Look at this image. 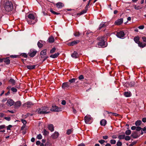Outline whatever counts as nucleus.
Instances as JSON below:
<instances>
[{
  "label": "nucleus",
  "instance_id": "1",
  "mask_svg": "<svg viewBox=\"0 0 146 146\" xmlns=\"http://www.w3.org/2000/svg\"><path fill=\"white\" fill-rule=\"evenodd\" d=\"M1 5L4 8L6 12H9L12 10L13 8V5L11 1L9 0H2L1 1Z\"/></svg>",
  "mask_w": 146,
  "mask_h": 146
},
{
  "label": "nucleus",
  "instance_id": "2",
  "mask_svg": "<svg viewBox=\"0 0 146 146\" xmlns=\"http://www.w3.org/2000/svg\"><path fill=\"white\" fill-rule=\"evenodd\" d=\"M27 20L28 23L30 25L34 24L37 21L36 18L33 14H30L29 15Z\"/></svg>",
  "mask_w": 146,
  "mask_h": 146
},
{
  "label": "nucleus",
  "instance_id": "3",
  "mask_svg": "<svg viewBox=\"0 0 146 146\" xmlns=\"http://www.w3.org/2000/svg\"><path fill=\"white\" fill-rule=\"evenodd\" d=\"M48 107H42L37 110L38 113L40 114H47L50 113Z\"/></svg>",
  "mask_w": 146,
  "mask_h": 146
},
{
  "label": "nucleus",
  "instance_id": "4",
  "mask_svg": "<svg viewBox=\"0 0 146 146\" xmlns=\"http://www.w3.org/2000/svg\"><path fill=\"white\" fill-rule=\"evenodd\" d=\"M104 38L105 37L102 36H99L97 38L98 40L100 41L98 43V45L99 47H104L106 46L104 40Z\"/></svg>",
  "mask_w": 146,
  "mask_h": 146
},
{
  "label": "nucleus",
  "instance_id": "5",
  "mask_svg": "<svg viewBox=\"0 0 146 146\" xmlns=\"http://www.w3.org/2000/svg\"><path fill=\"white\" fill-rule=\"evenodd\" d=\"M142 38L144 43L141 42V43H140L139 44V46L141 48H143L145 47L146 46V37L143 36L142 37Z\"/></svg>",
  "mask_w": 146,
  "mask_h": 146
},
{
  "label": "nucleus",
  "instance_id": "6",
  "mask_svg": "<svg viewBox=\"0 0 146 146\" xmlns=\"http://www.w3.org/2000/svg\"><path fill=\"white\" fill-rule=\"evenodd\" d=\"M92 119V118L90 115H86L84 117L85 122L86 124L90 123V122Z\"/></svg>",
  "mask_w": 146,
  "mask_h": 146
},
{
  "label": "nucleus",
  "instance_id": "7",
  "mask_svg": "<svg viewBox=\"0 0 146 146\" xmlns=\"http://www.w3.org/2000/svg\"><path fill=\"white\" fill-rule=\"evenodd\" d=\"M51 111L59 112L61 111V108H58L55 105H52V108L50 109Z\"/></svg>",
  "mask_w": 146,
  "mask_h": 146
},
{
  "label": "nucleus",
  "instance_id": "8",
  "mask_svg": "<svg viewBox=\"0 0 146 146\" xmlns=\"http://www.w3.org/2000/svg\"><path fill=\"white\" fill-rule=\"evenodd\" d=\"M116 35L118 37L121 38L124 37L125 33L123 31H120L117 33Z\"/></svg>",
  "mask_w": 146,
  "mask_h": 146
},
{
  "label": "nucleus",
  "instance_id": "9",
  "mask_svg": "<svg viewBox=\"0 0 146 146\" xmlns=\"http://www.w3.org/2000/svg\"><path fill=\"white\" fill-rule=\"evenodd\" d=\"M46 49H44L40 52V55L42 58H44L47 56H46Z\"/></svg>",
  "mask_w": 146,
  "mask_h": 146
},
{
  "label": "nucleus",
  "instance_id": "10",
  "mask_svg": "<svg viewBox=\"0 0 146 146\" xmlns=\"http://www.w3.org/2000/svg\"><path fill=\"white\" fill-rule=\"evenodd\" d=\"M14 104V101L12 99H9L8 100L6 103L7 105L9 106H11L13 105Z\"/></svg>",
  "mask_w": 146,
  "mask_h": 146
},
{
  "label": "nucleus",
  "instance_id": "11",
  "mask_svg": "<svg viewBox=\"0 0 146 146\" xmlns=\"http://www.w3.org/2000/svg\"><path fill=\"white\" fill-rule=\"evenodd\" d=\"M79 42V40H74L73 41L68 42L67 44L69 46H73L77 44Z\"/></svg>",
  "mask_w": 146,
  "mask_h": 146
},
{
  "label": "nucleus",
  "instance_id": "12",
  "mask_svg": "<svg viewBox=\"0 0 146 146\" xmlns=\"http://www.w3.org/2000/svg\"><path fill=\"white\" fill-rule=\"evenodd\" d=\"M37 52L36 50H30V52L29 53V56L31 57H33L36 55Z\"/></svg>",
  "mask_w": 146,
  "mask_h": 146
},
{
  "label": "nucleus",
  "instance_id": "13",
  "mask_svg": "<svg viewBox=\"0 0 146 146\" xmlns=\"http://www.w3.org/2000/svg\"><path fill=\"white\" fill-rule=\"evenodd\" d=\"M106 22H102L100 25L99 28L98 29L99 30H100L101 29L103 28H105L108 25L107 23L106 24Z\"/></svg>",
  "mask_w": 146,
  "mask_h": 146
},
{
  "label": "nucleus",
  "instance_id": "14",
  "mask_svg": "<svg viewBox=\"0 0 146 146\" xmlns=\"http://www.w3.org/2000/svg\"><path fill=\"white\" fill-rule=\"evenodd\" d=\"M123 19L122 18H121L116 21L115 22V24L117 25H121L123 23Z\"/></svg>",
  "mask_w": 146,
  "mask_h": 146
},
{
  "label": "nucleus",
  "instance_id": "15",
  "mask_svg": "<svg viewBox=\"0 0 146 146\" xmlns=\"http://www.w3.org/2000/svg\"><path fill=\"white\" fill-rule=\"evenodd\" d=\"M69 83L68 82H64L62 84V87L64 89H66L69 86Z\"/></svg>",
  "mask_w": 146,
  "mask_h": 146
},
{
  "label": "nucleus",
  "instance_id": "16",
  "mask_svg": "<svg viewBox=\"0 0 146 146\" xmlns=\"http://www.w3.org/2000/svg\"><path fill=\"white\" fill-rule=\"evenodd\" d=\"M79 54L76 51H74L73 53L71 54V56L74 58H78L79 56Z\"/></svg>",
  "mask_w": 146,
  "mask_h": 146
},
{
  "label": "nucleus",
  "instance_id": "17",
  "mask_svg": "<svg viewBox=\"0 0 146 146\" xmlns=\"http://www.w3.org/2000/svg\"><path fill=\"white\" fill-rule=\"evenodd\" d=\"M21 103L20 101H17L15 104L14 106L15 108H19L21 105Z\"/></svg>",
  "mask_w": 146,
  "mask_h": 146
},
{
  "label": "nucleus",
  "instance_id": "18",
  "mask_svg": "<svg viewBox=\"0 0 146 146\" xmlns=\"http://www.w3.org/2000/svg\"><path fill=\"white\" fill-rule=\"evenodd\" d=\"M134 40L135 42L137 43L138 44V46H139V44L140 43H141L139 41V38L138 36H136L134 38Z\"/></svg>",
  "mask_w": 146,
  "mask_h": 146
},
{
  "label": "nucleus",
  "instance_id": "19",
  "mask_svg": "<svg viewBox=\"0 0 146 146\" xmlns=\"http://www.w3.org/2000/svg\"><path fill=\"white\" fill-rule=\"evenodd\" d=\"M47 41L50 43H53L54 41V38L52 36H51L48 38Z\"/></svg>",
  "mask_w": 146,
  "mask_h": 146
},
{
  "label": "nucleus",
  "instance_id": "20",
  "mask_svg": "<svg viewBox=\"0 0 146 146\" xmlns=\"http://www.w3.org/2000/svg\"><path fill=\"white\" fill-rule=\"evenodd\" d=\"M34 104L30 102H28L25 104V105L28 108H29L31 106H33Z\"/></svg>",
  "mask_w": 146,
  "mask_h": 146
},
{
  "label": "nucleus",
  "instance_id": "21",
  "mask_svg": "<svg viewBox=\"0 0 146 146\" xmlns=\"http://www.w3.org/2000/svg\"><path fill=\"white\" fill-rule=\"evenodd\" d=\"M56 5L58 8H61L64 6V5L61 2H58L56 3Z\"/></svg>",
  "mask_w": 146,
  "mask_h": 146
},
{
  "label": "nucleus",
  "instance_id": "22",
  "mask_svg": "<svg viewBox=\"0 0 146 146\" xmlns=\"http://www.w3.org/2000/svg\"><path fill=\"white\" fill-rule=\"evenodd\" d=\"M48 128L51 132L53 131H54V127L52 124H50L48 125Z\"/></svg>",
  "mask_w": 146,
  "mask_h": 146
},
{
  "label": "nucleus",
  "instance_id": "23",
  "mask_svg": "<svg viewBox=\"0 0 146 146\" xmlns=\"http://www.w3.org/2000/svg\"><path fill=\"white\" fill-rule=\"evenodd\" d=\"M9 57H7L3 59V61L6 64H9L10 63V60L9 59Z\"/></svg>",
  "mask_w": 146,
  "mask_h": 146
},
{
  "label": "nucleus",
  "instance_id": "24",
  "mask_svg": "<svg viewBox=\"0 0 146 146\" xmlns=\"http://www.w3.org/2000/svg\"><path fill=\"white\" fill-rule=\"evenodd\" d=\"M131 136L132 137L134 138H136L138 137V136L137 134V132H134L131 135Z\"/></svg>",
  "mask_w": 146,
  "mask_h": 146
},
{
  "label": "nucleus",
  "instance_id": "25",
  "mask_svg": "<svg viewBox=\"0 0 146 146\" xmlns=\"http://www.w3.org/2000/svg\"><path fill=\"white\" fill-rule=\"evenodd\" d=\"M100 124L101 125L105 126L106 124V121L104 119H103L100 121Z\"/></svg>",
  "mask_w": 146,
  "mask_h": 146
},
{
  "label": "nucleus",
  "instance_id": "26",
  "mask_svg": "<svg viewBox=\"0 0 146 146\" xmlns=\"http://www.w3.org/2000/svg\"><path fill=\"white\" fill-rule=\"evenodd\" d=\"M59 136V133L58 132H55L52 135V137L54 139L57 138Z\"/></svg>",
  "mask_w": 146,
  "mask_h": 146
},
{
  "label": "nucleus",
  "instance_id": "27",
  "mask_svg": "<svg viewBox=\"0 0 146 146\" xmlns=\"http://www.w3.org/2000/svg\"><path fill=\"white\" fill-rule=\"evenodd\" d=\"M59 54L58 52L55 53L54 54H51L50 55V57L54 58H56Z\"/></svg>",
  "mask_w": 146,
  "mask_h": 146
},
{
  "label": "nucleus",
  "instance_id": "28",
  "mask_svg": "<svg viewBox=\"0 0 146 146\" xmlns=\"http://www.w3.org/2000/svg\"><path fill=\"white\" fill-rule=\"evenodd\" d=\"M35 65H27V68L29 70L34 69L35 68Z\"/></svg>",
  "mask_w": 146,
  "mask_h": 146
},
{
  "label": "nucleus",
  "instance_id": "29",
  "mask_svg": "<svg viewBox=\"0 0 146 146\" xmlns=\"http://www.w3.org/2000/svg\"><path fill=\"white\" fill-rule=\"evenodd\" d=\"M124 95L126 97H129L130 96L131 94L130 92H127L124 93Z\"/></svg>",
  "mask_w": 146,
  "mask_h": 146
},
{
  "label": "nucleus",
  "instance_id": "30",
  "mask_svg": "<svg viewBox=\"0 0 146 146\" xmlns=\"http://www.w3.org/2000/svg\"><path fill=\"white\" fill-rule=\"evenodd\" d=\"M42 41L40 40L39 41L38 43H37V45L38 46V47L39 48H41L43 46V44L42 43Z\"/></svg>",
  "mask_w": 146,
  "mask_h": 146
},
{
  "label": "nucleus",
  "instance_id": "31",
  "mask_svg": "<svg viewBox=\"0 0 146 146\" xmlns=\"http://www.w3.org/2000/svg\"><path fill=\"white\" fill-rule=\"evenodd\" d=\"M88 10L86 9L85 8V9L82 11L80 13H78L77 14V15H81L82 14L86 13L87 12V11Z\"/></svg>",
  "mask_w": 146,
  "mask_h": 146
},
{
  "label": "nucleus",
  "instance_id": "32",
  "mask_svg": "<svg viewBox=\"0 0 146 146\" xmlns=\"http://www.w3.org/2000/svg\"><path fill=\"white\" fill-rule=\"evenodd\" d=\"M142 122L141 121L138 120L135 122V125L136 126H139L141 125Z\"/></svg>",
  "mask_w": 146,
  "mask_h": 146
},
{
  "label": "nucleus",
  "instance_id": "33",
  "mask_svg": "<svg viewBox=\"0 0 146 146\" xmlns=\"http://www.w3.org/2000/svg\"><path fill=\"white\" fill-rule=\"evenodd\" d=\"M9 82L11 83V84H12L13 85H14L15 84V80L13 79H11L9 80Z\"/></svg>",
  "mask_w": 146,
  "mask_h": 146
},
{
  "label": "nucleus",
  "instance_id": "34",
  "mask_svg": "<svg viewBox=\"0 0 146 146\" xmlns=\"http://www.w3.org/2000/svg\"><path fill=\"white\" fill-rule=\"evenodd\" d=\"M73 131V129H68L66 131V134L68 135H69L71 133L72 131Z\"/></svg>",
  "mask_w": 146,
  "mask_h": 146
},
{
  "label": "nucleus",
  "instance_id": "35",
  "mask_svg": "<svg viewBox=\"0 0 146 146\" xmlns=\"http://www.w3.org/2000/svg\"><path fill=\"white\" fill-rule=\"evenodd\" d=\"M125 137V135H120L118 137V138L119 139H124Z\"/></svg>",
  "mask_w": 146,
  "mask_h": 146
},
{
  "label": "nucleus",
  "instance_id": "36",
  "mask_svg": "<svg viewBox=\"0 0 146 146\" xmlns=\"http://www.w3.org/2000/svg\"><path fill=\"white\" fill-rule=\"evenodd\" d=\"M77 80V79L73 78L69 80V81L70 83H73L75 82H76V80Z\"/></svg>",
  "mask_w": 146,
  "mask_h": 146
},
{
  "label": "nucleus",
  "instance_id": "37",
  "mask_svg": "<svg viewBox=\"0 0 146 146\" xmlns=\"http://www.w3.org/2000/svg\"><path fill=\"white\" fill-rule=\"evenodd\" d=\"M131 131L130 130L128 129L125 131V133L127 135H129L131 134Z\"/></svg>",
  "mask_w": 146,
  "mask_h": 146
},
{
  "label": "nucleus",
  "instance_id": "38",
  "mask_svg": "<svg viewBox=\"0 0 146 146\" xmlns=\"http://www.w3.org/2000/svg\"><path fill=\"white\" fill-rule=\"evenodd\" d=\"M86 34L87 35V36L89 35H92L93 34V33L92 32L90 31H86Z\"/></svg>",
  "mask_w": 146,
  "mask_h": 146
},
{
  "label": "nucleus",
  "instance_id": "39",
  "mask_svg": "<svg viewBox=\"0 0 146 146\" xmlns=\"http://www.w3.org/2000/svg\"><path fill=\"white\" fill-rule=\"evenodd\" d=\"M50 11L53 14H54L55 15H57L60 14V13H57V12H55L54 11H53L52 9H50Z\"/></svg>",
  "mask_w": 146,
  "mask_h": 146
},
{
  "label": "nucleus",
  "instance_id": "40",
  "mask_svg": "<svg viewBox=\"0 0 146 146\" xmlns=\"http://www.w3.org/2000/svg\"><path fill=\"white\" fill-rule=\"evenodd\" d=\"M48 131H47L45 129H44V131L43 132V134L44 135L46 136L48 134Z\"/></svg>",
  "mask_w": 146,
  "mask_h": 146
},
{
  "label": "nucleus",
  "instance_id": "41",
  "mask_svg": "<svg viewBox=\"0 0 146 146\" xmlns=\"http://www.w3.org/2000/svg\"><path fill=\"white\" fill-rule=\"evenodd\" d=\"M80 35V34L79 31H76L74 33V35L76 36H78Z\"/></svg>",
  "mask_w": 146,
  "mask_h": 146
},
{
  "label": "nucleus",
  "instance_id": "42",
  "mask_svg": "<svg viewBox=\"0 0 146 146\" xmlns=\"http://www.w3.org/2000/svg\"><path fill=\"white\" fill-rule=\"evenodd\" d=\"M11 90L13 92H16L17 91V90L14 87H13L11 88Z\"/></svg>",
  "mask_w": 146,
  "mask_h": 146
},
{
  "label": "nucleus",
  "instance_id": "43",
  "mask_svg": "<svg viewBox=\"0 0 146 146\" xmlns=\"http://www.w3.org/2000/svg\"><path fill=\"white\" fill-rule=\"evenodd\" d=\"M56 50V48L55 47H54L50 50V53H53L55 52Z\"/></svg>",
  "mask_w": 146,
  "mask_h": 146
},
{
  "label": "nucleus",
  "instance_id": "44",
  "mask_svg": "<svg viewBox=\"0 0 146 146\" xmlns=\"http://www.w3.org/2000/svg\"><path fill=\"white\" fill-rule=\"evenodd\" d=\"M116 142V141L115 140L111 139L110 141V143L111 144H115Z\"/></svg>",
  "mask_w": 146,
  "mask_h": 146
},
{
  "label": "nucleus",
  "instance_id": "45",
  "mask_svg": "<svg viewBox=\"0 0 146 146\" xmlns=\"http://www.w3.org/2000/svg\"><path fill=\"white\" fill-rule=\"evenodd\" d=\"M122 145V143L121 142L119 141H118L116 145L117 146H121Z\"/></svg>",
  "mask_w": 146,
  "mask_h": 146
},
{
  "label": "nucleus",
  "instance_id": "46",
  "mask_svg": "<svg viewBox=\"0 0 146 146\" xmlns=\"http://www.w3.org/2000/svg\"><path fill=\"white\" fill-rule=\"evenodd\" d=\"M134 8L136 10H139V9H141V8L139 6H136V5H134Z\"/></svg>",
  "mask_w": 146,
  "mask_h": 146
},
{
  "label": "nucleus",
  "instance_id": "47",
  "mask_svg": "<svg viewBox=\"0 0 146 146\" xmlns=\"http://www.w3.org/2000/svg\"><path fill=\"white\" fill-rule=\"evenodd\" d=\"M78 79L80 80H82L84 79V76L83 75H81L78 77Z\"/></svg>",
  "mask_w": 146,
  "mask_h": 146
},
{
  "label": "nucleus",
  "instance_id": "48",
  "mask_svg": "<svg viewBox=\"0 0 146 146\" xmlns=\"http://www.w3.org/2000/svg\"><path fill=\"white\" fill-rule=\"evenodd\" d=\"M21 56H22L24 57L25 58H27V55L26 53H25L21 54Z\"/></svg>",
  "mask_w": 146,
  "mask_h": 146
},
{
  "label": "nucleus",
  "instance_id": "49",
  "mask_svg": "<svg viewBox=\"0 0 146 146\" xmlns=\"http://www.w3.org/2000/svg\"><path fill=\"white\" fill-rule=\"evenodd\" d=\"M124 139L126 141H129L130 140V137L129 136H127L125 137V136Z\"/></svg>",
  "mask_w": 146,
  "mask_h": 146
},
{
  "label": "nucleus",
  "instance_id": "50",
  "mask_svg": "<svg viewBox=\"0 0 146 146\" xmlns=\"http://www.w3.org/2000/svg\"><path fill=\"white\" fill-rule=\"evenodd\" d=\"M42 137L41 134H39L37 136V138L39 139H42Z\"/></svg>",
  "mask_w": 146,
  "mask_h": 146
},
{
  "label": "nucleus",
  "instance_id": "51",
  "mask_svg": "<svg viewBox=\"0 0 146 146\" xmlns=\"http://www.w3.org/2000/svg\"><path fill=\"white\" fill-rule=\"evenodd\" d=\"M21 121L24 125H25L27 123V121L25 119H22L21 120Z\"/></svg>",
  "mask_w": 146,
  "mask_h": 146
},
{
  "label": "nucleus",
  "instance_id": "52",
  "mask_svg": "<svg viewBox=\"0 0 146 146\" xmlns=\"http://www.w3.org/2000/svg\"><path fill=\"white\" fill-rule=\"evenodd\" d=\"M18 57V56L16 55H11L10 56V57L12 58H16Z\"/></svg>",
  "mask_w": 146,
  "mask_h": 146
},
{
  "label": "nucleus",
  "instance_id": "53",
  "mask_svg": "<svg viewBox=\"0 0 146 146\" xmlns=\"http://www.w3.org/2000/svg\"><path fill=\"white\" fill-rule=\"evenodd\" d=\"M141 129H142V128H141L140 127H136V130L137 131H140Z\"/></svg>",
  "mask_w": 146,
  "mask_h": 146
},
{
  "label": "nucleus",
  "instance_id": "54",
  "mask_svg": "<svg viewBox=\"0 0 146 146\" xmlns=\"http://www.w3.org/2000/svg\"><path fill=\"white\" fill-rule=\"evenodd\" d=\"M105 142V141L104 140H101L99 141V142L102 144H103Z\"/></svg>",
  "mask_w": 146,
  "mask_h": 146
},
{
  "label": "nucleus",
  "instance_id": "55",
  "mask_svg": "<svg viewBox=\"0 0 146 146\" xmlns=\"http://www.w3.org/2000/svg\"><path fill=\"white\" fill-rule=\"evenodd\" d=\"M134 84H135L133 82H131L129 84V85L130 86V87H131L133 86H134Z\"/></svg>",
  "mask_w": 146,
  "mask_h": 146
},
{
  "label": "nucleus",
  "instance_id": "56",
  "mask_svg": "<svg viewBox=\"0 0 146 146\" xmlns=\"http://www.w3.org/2000/svg\"><path fill=\"white\" fill-rule=\"evenodd\" d=\"M108 138V136L105 135V136H104L102 137V138L103 139L106 140Z\"/></svg>",
  "mask_w": 146,
  "mask_h": 146
},
{
  "label": "nucleus",
  "instance_id": "57",
  "mask_svg": "<svg viewBox=\"0 0 146 146\" xmlns=\"http://www.w3.org/2000/svg\"><path fill=\"white\" fill-rule=\"evenodd\" d=\"M144 26L143 25L140 26L138 27V28L139 29H143L144 28Z\"/></svg>",
  "mask_w": 146,
  "mask_h": 146
},
{
  "label": "nucleus",
  "instance_id": "58",
  "mask_svg": "<svg viewBox=\"0 0 146 146\" xmlns=\"http://www.w3.org/2000/svg\"><path fill=\"white\" fill-rule=\"evenodd\" d=\"M12 127V125H9L7 127V130H11V128Z\"/></svg>",
  "mask_w": 146,
  "mask_h": 146
},
{
  "label": "nucleus",
  "instance_id": "59",
  "mask_svg": "<svg viewBox=\"0 0 146 146\" xmlns=\"http://www.w3.org/2000/svg\"><path fill=\"white\" fill-rule=\"evenodd\" d=\"M4 119L8 121H9L11 120V118L9 117H5L4 118Z\"/></svg>",
  "mask_w": 146,
  "mask_h": 146
},
{
  "label": "nucleus",
  "instance_id": "60",
  "mask_svg": "<svg viewBox=\"0 0 146 146\" xmlns=\"http://www.w3.org/2000/svg\"><path fill=\"white\" fill-rule=\"evenodd\" d=\"M66 104V102L64 100H63L61 102V104L63 105H65Z\"/></svg>",
  "mask_w": 146,
  "mask_h": 146
},
{
  "label": "nucleus",
  "instance_id": "61",
  "mask_svg": "<svg viewBox=\"0 0 146 146\" xmlns=\"http://www.w3.org/2000/svg\"><path fill=\"white\" fill-rule=\"evenodd\" d=\"M72 109L73 113L74 114L76 113V110L74 108V107L72 108Z\"/></svg>",
  "mask_w": 146,
  "mask_h": 146
},
{
  "label": "nucleus",
  "instance_id": "62",
  "mask_svg": "<svg viewBox=\"0 0 146 146\" xmlns=\"http://www.w3.org/2000/svg\"><path fill=\"white\" fill-rule=\"evenodd\" d=\"M5 127V125H0V129H3Z\"/></svg>",
  "mask_w": 146,
  "mask_h": 146
},
{
  "label": "nucleus",
  "instance_id": "63",
  "mask_svg": "<svg viewBox=\"0 0 146 146\" xmlns=\"http://www.w3.org/2000/svg\"><path fill=\"white\" fill-rule=\"evenodd\" d=\"M90 3L88 2L87 5H86V7H85V8L86 9H87V10H88V7L89 6Z\"/></svg>",
  "mask_w": 146,
  "mask_h": 146
},
{
  "label": "nucleus",
  "instance_id": "64",
  "mask_svg": "<svg viewBox=\"0 0 146 146\" xmlns=\"http://www.w3.org/2000/svg\"><path fill=\"white\" fill-rule=\"evenodd\" d=\"M85 145L83 143H81L79 144L77 146H85Z\"/></svg>",
  "mask_w": 146,
  "mask_h": 146
}]
</instances>
